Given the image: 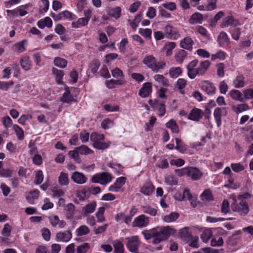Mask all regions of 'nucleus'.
Returning <instances> with one entry per match:
<instances>
[{
    "label": "nucleus",
    "instance_id": "obj_24",
    "mask_svg": "<svg viewBox=\"0 0 253 253\" xmlns=\"http://www.w3.org/2000/svg\"><path fill=\"white\" fill-rule=\"evenodd\" d=\"M179 237L186 242H189V239L192 236V234L189 232L188 228H183L180 230L179 233Z\"/></svg>",
    "mask_w": 253,
    "mask_h": 253
},
{
    "label": "nucleus",
    "instance_id": "obj_42",
    "mask_svg": "<svg viewBox=\"0 0 253 253\" xmlns=\"http://www.w3.org/2000/svg\"><path fill=\"white\" fill-rule=\"evenodd\" d=\"M115 253H124V245L122 243L118 240L113 242Z\"/></svg>",
    "mask_w": 253,
    "mask_h": 253
},
{
    "label": "nucleus",
    "instance_id": "obj_1",
    "mask_svg": "<svg viewBox=\"0 0 253 253\" xmlns=\"http://www.w3.org/2000/svg\"><path fill=\"white\" fill-rule=\"evenodd\" d=\"M198 61L193 60L191 61L187 66V75L191 79H194L196 76L204 75L210 68L211 63L209 60H205L200 62L197 68Z\"/></svg>",
    "mask_w": 253,
    "mask_h": 253
},
{
    "label": "nucleus",
    "instance_id": "obj_47",
    "mask_svg": "<svg viewBox=\"0 0 253 253\" xmlns=\"http://www.w3.org/2000/svg\"><path fill=\"white\" fill-rule=\"evenodd\" d=\"M212 232L210 229H205L201 235V238L204 243H207L211 237Z\"/></svg>",
    "mask_w": 253,
    "mask_h": 253
},
{
    "label": "nucleus",
    "instance_id": "obj_10",
    "mask_svg": "<svg viewBox=\"0 0 253 253\" xmlns=\"http://www.w3.org/2000/svg\"><path fill=\"white\" fill-rule=\"evenodd\" d=\"M72 237L71 231L66 230L63 232H58L55 236V240L57 242H68Z\"/></svg>",
    "mask_w": 253,
    "mask_h": 253
},
{
    "label": "nucleus",
    "instance_id": "obj_7",
    "mask_svg": "<svg viewBox=\"0 0 253 253\" xmlns=\"http://www.w3.org/2000/svg\"><path fill=\"white\" fill-rule=\"evenodd\" d=\"M111 180L112 176L111 174L106 172L95 174L91 178L92 183H99L102 185H105Z\"/></svg>",
    "mask_w": 253,
    "mask_h": 253
},
{
    "label": "nucleus",
    "instance_id": "obj_33",
    "mask_svg": "<svg viewBox=\"0 0 253 253\" xmlns=\"http://www.w3.org/2000/svg\"><path fill=\"white\" fill-rule=\"evenodd\" d=\"M21 67L25 71H28L31 67V62L28 56L23 57L20 60Z\"/></svg>",
    "mask_w": 253,
    "mask_h": 253
},
{
    "label": "nucleus",
    "instance_id": "obj_62",
    "mask_svg": "<svg viewBox=\"0 0 253 253\" xmlns=\"http://www.w3.org/2000/svg\"><path fill=\"white\" fill-rule=\"evenodd\" d=\"M230 211L229 203L227 200H224L221 207V212L225 214L228 213Z\"/></svg>",
    "mask_w": 253,
    "mask_h": 253
},
{
    "label": "nucleus",
    "instance_id": "obj_35",
    "mask_svg": "<svg viewBox=\"0 0 253 253\" xmlns=\"http://www.w3.org/2000/svg\"><path fill=\"white\" fill-rule=\"evenodd\" d=\"M245 78L242 75L238 76L233 81V84L236 88H242L245 85Z\"/></svg>",
    "mask_w": 253,
    "mask_h": 253
},
{
    "label": "nucleus",
    "instance_id": "obj_59",
    "mask_svg": "<svg viewBox=\"0 0 253 253\" xmlns=\"http://www.w3.org/2000/svg\"><path fill=\"white\" fill-rule=\"evenodd\" d=\"M101 126L104 129H108L113 126V122L110 119H105L102 122Z\"/></svg>",
    "mask_w": 253,
    "mask_h": 253
},
{
    "label": "nucleus",
    "instance_id": "obj_15",
    "mask_svg": "<svg viewBox=\"0 0 253 253\" xmlns=\"http://www.w3.org/2000/svg\"><path fill=\"white\" fill-rule=\"evenodd\" d=\"M217 42L219 46L221 47H226L230 42L228 35L224 32H221L219 34L217 38Z\"/></svg>",
    "mask_w": 253,
    "mask_h": 253
},
{
    "label": "nucleus",
    "instance_id": "obj_49",
    "mask_svg": "<svg viewBox=\"0 0 253 253\" xmlns=\"http://www.w3.org/2000/svg\"><path fill=\"white\" fill-rule=\"evenodd\" d=\"M13 128L18 138L20 140H23L24 139V131L22 129L17 125H14Z\"/></svg>",
    "mask_w": 253,
    "mask_h": 253
},
{
    "label": "nucleus",
    "instance_id": "obj_51",
    "mask_svg": "<svg viewBox=\"0 0 253 253\" xmlns=\"http://www.w3.org/2000/svg\"><path fill=\"white\" fill-rule=\"evenodd\" d=\"M105 208L104 207H100L98 209V211L95 214L98 222H102L105 220V218L103 216Z\"/></svg>",
    "mask_w": 253,
    "mask_h": 253
},
{
    "label": "nucleus",
    "instance_id": "obj_11",
    "mask_svg": "<svg viewBox=\"0 0 253 253\" xmlns=\"http://www.w3.org/2000/svg\"><path fill=\"white\" fill-rule=\"evenodd\" d=\"M165 32L166 36L169 39L176 40L180 37L176 29L170 25L165 27Z\"/></svg>",
    "mask_w": 253,
    "mask_h": 253
},
{
    "label": "nucleus",
    "instance_id": "obj_31",
    "mask_svg": "<svg viewBox=\"0 0 253 253\" xmlns=\"http://www.w3.org/2000/svg\"><path fill=\"white\" fill-rule=\"evenodd\" d=\"M58 182L62 186L68 185L69 183L68 174L64 172H61L58 177Z\"/></svg>",
    "mask_w": 253,
    "mask_h": 253
},
{
    "label": "nucleus",
    "instance_id": "obj_34",
    "mask_svg": "<svg viewBox=\"0 0 253 253\" xmlns=\"http://www.w3.org/2000/svg\"><path fill=\"white\" fill-rule=\"evenodd\" d=\"M39 196V191L37 189L30 192L26 197L27 200L30 204H33L34 201L37 199Z\"/></svg>",
    "mask_w": 253,
    "mask_h": 253
},
{
    "label": "nucleus",
    "instance_id": "obj_63",
    "mask_svg": "<svg viewBox=\"0 0 253 253\" xmlns=\"http://www.w3.org/2000/svg\"><path fill=\"white\" fill-rule=\"evenodd\" d=\"M2 124L6 128L11 127L12 121L9 116H5L2 118Z\"/></svg>",
    "mask_w": 253,
    "mask_h": 253
},
{
    "label": "nucleus",
    "instance_id": "obj_25",
    "mask_svg": "<svg viewBox=\"0 0 253 253\" xmlns=\"http://www.w3.org/2000/svg\"><path fill=\"white\" fill-rule=\"evenodd\" d=\"M27 41L25 40H22L17 43L14 44L12 45V49L13 51L18 53L24 52L26 48L25 44L26 43Z\"/></svg>",
    "mask_w": 253,
    "mask_h": 253
},
{
    "label": "nucleus",
    "instance_id": "obj_39",
    "mask_svg": "<svg viewBox=\"0 0 253 253\" xmlns=\"http://www.w3.org/2000/svg\"><path fill=\"white\" fill-rule=\"evenodd\" d=\"M229 95L234 100L240 101H243L242 94L241 92L239 90L233 89L231 90L229 92Z\"/></svg>",
    "mask_w": 253,
    "mask_h": 253
},
{
    "label": "nucleus",
    "instance_id": "obj_57",
    "mask_svg": "<svg viewBox=\"0 0 253 253\" xmlns=\"http://www.w3.org/2000/svg\"><path fill=\"white\" fill-rule=\"evenodd\" d=\"M199 241V237L197 236H192L190 239H189V241L187 242L189 243V245L190 247L195 248H198L199 246L198 245V242Z\"/></svg>",
    "mask_w": 253,
    "mask_h": 253
},
{
    "label": "nucleus",
    "instance_id": "obj_44",
    "mask_svg": "<svg viewBox=\"0 0 253 253\" xmlns=\"http://www.w3.org/2000/svg\"><path fill=\"white\" fill-rule=\"evenodd\" d=\"M141 207L144 213L149 214L152 216H155L157 213V210L149 206H141Z\"/></svg>",
    "mask_w": 253,
    "mask_h": 253
},
{
    "label": "nucleus",
    "instance_id": "obj_3",
    "mask_svg": "<svg viewBox=\"0 0 253 253\" xmlns=\"http://www.w3.org/2000/svg\"><path fill=\"white\" fill-rule=\"evenodd\" d=\"M142 62L147 68L156 73L158 72L160 70L163 69L166 66L165 62H157L156 58L152 55L145 56Z\"/></svg>",
    "mask_w": 253,
    "mask_h": 253
},
{
    "label": "nucleus",
    "instance_id": "obj_29",
    "mask_svg": "<svg viewBox=\"0 0 253 253\" xmlns=\"http://www.w3.org/2000/svg\"><path fill=\"white\" fill-rule=\"evenodd\" d=\"M249 109L248 105L246 103L240 104L232 106V110L236 114H239Z\"/></svg>",
    "mask_w": 253,
    "mask_h": 253
},
{
    "label": "nucleus",
    "instance_id": "obj_21",
    "mask_svg": "<svg viewBox=\"0 0 253 253\" xmlns=\"http://www.w3.org/2000/svg\"><path fill=\"white\" fill-rule=\"evenodd\" d=\"M96 202L92 201L90 203L86 205L83 208V211L84 216H87L89 214L93 213L96 207Z\"/></svg>",
    "mask_w": 253,
    "mask_h": 253
},
{
    "label": "nucleus",
    "instance_id": "obj_52",
    "mask_svg": "<svg viewBox=\"0 0 253 253\" xmlns=\"http://www.w3.org/2000/svg\"><path fill=\"white\" fill-rule=\"evenodd\" d=\"M155 228L149 230H144L142 232V234L143 235L144 238L147 240H150L151 238H154L155 235Z\"/></svg>",
    "mask_w": 253,
    "mask_h": 253
},
{
    "label": "nucleus",
    "instance_id": "obj_16",
    "mask_svg": "<svg viewBox=\"0 0 253 253\" xmlns=\"http://www.w3.org/2000/svg\"><path fill=\"white\" fill-rule=\"evenodd\" d=\"M203 115V112L201 109L195 108L189 114L188 118L189 120L197 122L202 118Z\"/></svg>",
    "mask_w": 253,
    "mask_h": 253
},
{
    "label": "nucleus",
    "instance_id": "obj_46",
    "mask_svg": "<svg viewBox=\"0 0 253 253\" xmlns=\"http://www.w3.org/2000/svg\"><path fill=\"white\" fill-rule=\"evenodd\" d=\"M76 235L77 236H82L87 234L89 232V229L86 225H82L76 230Z\"/></svg>",
    "mask_w": 253,
    "mask_h": 253
},
{
    "label": "nucleus",
    "instance_id": "obj_56",
    "mask_svg": "<svg viewBox=\"0 0 253 253\" xmlns=\"http://www.w3.org/2000/svg\"><path fill=\"white\" fill-rule=\"evenodd\" d=\"M100 65V63L98 60H94L92 62L89 66V68L90 71L93 74L97 72L99 66Z\"/></svg>",
    "mask_w": 253,
    "mask_h": 253
},
{
    "label": "nucleus",
    "instance_id": "obj_14",
    "mask_svg": "<svg viewBox=\"0 0 253 253\" xmlns=\"http://www.w3.org/2000/svg\"><path fill=\"white\" fill-rule=\"evenodd\" d=\"M152 91V85L150 83L143 84L142 87L139 90V95L145 98L150 95Z\"/></svg>",
    "mask_w": 253,
    "mask_h": 253
},
{
    "label": "nucleus",
    "instance_id": "obj_61",
    "mask_svg": "<svg viewBox=\"0 0 253 253\" xmlns=\"http://www.w3.org/2000/svg\"><path fill=\"white\" fill-rule=\"evenodd\" d=\"M89 249V245L88 243H84L83 245L79 246L77 248V253H85L87 252Z\"/></svg>",
    "mask_w": 253,
    "mask_h": 253
},
{
    "label": "nucleus",
    "instance_id": "obj_40",
    "mask_svg": "<svg viewBox=\"0 0 253 253\" xmlns=\"http://www.w3.org/2000/svg\"><path fill=\"white\" fill-rule=\"evenodd\" d=\"M89 21L86 19L85 18H79L77 21L73 22L72 23V28H79L80 27H83L86 25L88 24Z\"/></svg>",
    "mask_w": 253,
    "mask_h": 253
},
{
    "label": "nucleus",
    "instance_id": "obj_48",
    "mask_svg": "<svg viewBox=\"0 0 253 253\" xmlns=\"http://www.w3.org/2000/svg\"><path fill=\"white\" fill-rule=\"evenodd\" d=\"M76 150L82 155H87L93 153V151L84 145L77 147Z\"/></svg>",
    "mask_w": 253,
    "mask_h": 253
},
{
    "label": "nucleus",
    "instance_id": "obj_20",
    "mask_svg": "<svg viewBox=\"0 0 253 253\" xmlns=\"http://www.w3.org/2000/svg\"><path fill=\"white\" fill-rule=\"evenodd\" d=\"M154 186L150 182H146L141 188L140 192L145 195H150L154 190Z\"/></svg>",
    "mask_w": 253,
    "mask_h": 253
},
{
    "label": "nucleus",
    "instance_id": "obj_27",
    "mask_svg": "<svg viewBox=\"0 0 253 253\" xmlns=\"http://www.w3.org/2000/svg\"><path fill=\"white\" fill-rule=\"evenodd\" d=\"M176 43L174 42H166L163 47V50L166 52L167 56H169L172 53V50L175 47Z\"/></svg>",
    "mask_w": 253,
    "mask_h": 253
},
{
    "label": "nucleus",
    "instance_id": "obj_8",
    "mask_svg": "<svg viewBox=\"0 0 253 253\" xmlns=\"http://www.w3.org/2000/svg\"><path fill=\"white\" fill-rule=\"evenodd\" d=\"M149 223V218L144 214L136 217L132 222L133 227L144 228L148 226Z\"/></svg>",
    "mask_w": 253,
    "mask_h": 253
},
{
    "label": "nucleus",
    "instance_id": "obj_9",
    "mask_svg": "<svg viewBox=\"0 0 253 253\" xmlns=\"http://www.w3.org/2000/svg\"><path fill=\"white\" fill-rule=\"evenodd\" d=\"M71 178L73 182L80 185L85 183L87 180V178L83 173L79 171L73 172Z\"/></svg>",
    "mask_w": 253,
    "mask_h": 253
},
{
    "label": "nucleus",
    "instance_id": "obj_50",
    "mask_svg": "<svg viewBox=\"0 0 253 253\" xmlns=\"http://www.w3.org/2000/svg\"><path fill=\"white\" fill-rule=\"evenodd\" d=\"M121 11V8L119 6H117L110 9L108 12V14L111 16L114 17L116 19H117L120 16Z\"/></svg>",
    "mask_w": 253,
    "mask_h": 253
},
{
    "label": "nucleus",
    "instance_id": "obj_43",
    "mask_svg": "<svg viewBox=\"0 0 253 253\" xmlns=\"http://www.w3.org/2000/svg\"><path fill=\"white\" fill-rule=\"evenodd\" d=\"M226 53L222 50H220L211 55V60L212 61H214L216 59L224 60L226 58Z\"/></svg>",
    "mask_w": 253,
    "mask_h": 253
},
{
    "label": "nucleus",
    "instance_id": "obj_23",
    "mask_svg": "<svg viewBox=\"0 0 253 253\" xmlns=\"http://www.w3.org/2000/svg\"><path fill=\"white\" fill-rule=\"evenodd\" d=\"M203 20L204 17L203 14L199 12H195L191 15L189 21L191 24H201Z\"/></svg>",
    "mask_w": 253,
    "mask_h": 253
},
{
    "label": "nucleus",
    "instance_id": "obj_18",
    "mask_svg": "<svg viewBox=\"0 0 253 253\" xmlns=\"http://www.w3.org/2000/svg\"><path fill=\"white\" fill-rule=\"evenodd\" d=\"M239 24V22L237 20L234 19L232 17L228 16L223 20L221 26L222 28L228 27L229 26L235 27Z\"/></svg>",
    "mask_w": 253,
    "mask_h": 253
},
{
    "label": "nucleus",
    "instance_id": "obj_12",
    "mask_svg": "<svg viewBox=\"0 0 253 253\" xmlns=\"http://www.w3.org/2000/svg\"><path fill=\"white\" fill-rule=\"evenodd\" d=\"M202 172L197 168H187V176L190 177L192 180H199L202 177Z\"/></svg>",
    "mask_w": 253,
    "mask_h": 253
},
{
    "label": "nucleus",
    "instance_id": "obj_28",
    "mask_svg": "<svg viewBox=\"0 0 253 253\" xmlns=\"http://www.w3.org/2000/svg\"><path fill=\"white\" fill-rule=\"evenodd\" d=\"M187 55V53L184 50L180 49L175 54L174 58L178 64H181Z\"/></svg>",
    "mask_w": 253,
    "mask_h": 253
},
{
    "label": "nucleus",
    "instance_id": "obj_64",
    "mask_svg": "<svg viewBox=\"0 0 253 253\" xmlns=\"http://www.w3.org/2000/svg\"><path fill=\"white\" fill-rule=\"evenodd\" d=\"M245 98L250 99L253 98V88L245 89L243 91Z\"/></svg>",
    "mask_w": 253,
    "mask_h": 253
},
{
    "label": "nucleus",
    "instance_id": "obj_5",
    "mask_svg": "<svg viewBox=\"0 0 253 253\" xmlns=\"http://www.w3.org/2000/svg\"><path fill=\"white\" fill-rule=\"evenodd\" d=\"M231 208L235 212H238L241 215L245 216L249 211L248 205L246 201L242 200L240 202L235 201L232 204Z\"/></svg>",
    "mask_w": 253,
    "mask_h": 253
},
{
    "label": "nucleus",
    "instance_id": "obj_36",
    "mask_svg": "<svg viewBox=\"0 0 253 253\" xmlns=\"http://www.w3.org/2000/svg\"><path fill=\"white\" fill-rule=\"evenodd\" d=\"M53 63L55 66L60 68H65L67 64V61L66 59L59 57H55Z\"/></svg>",
    "mask_w": 253,
    "mask_h": 253
},
{
    "label": "nucleus",
    "instance_id": "obj_58",
    "mask_svg": "<svg viewBox=\"0 0 253 253\" xmlns=\"http://www.w3.org/2000/svg\"><path fill=\"white\" fill-rule=\"evenodd\" d=\"M217 74L220 77H223L224 76V64L222 63H219L216 64Z\"/></svg>",
    "mask_w": 253,
    "mask_h": 253
},
{
    "label": "nucleus",
    "instance_id": "obj_13",
    "mask_svg": "<svg viewBox=\"0 0 253 253\" xmlns=\"http://www.w3.org/2000/svg\"><path fill=\"white\" fill-rule=\"evenodd\" d=\"M226 113L227 111L224 107H217L214 109L213 115L218 126H220L221 125L222 116L226 115Z\"/></svg>",
    "mask_w": 253,
    "mask_h": 253
},
{
    "label": "nucleus",
    "instance_id": "obj_30",
    "mask_svg": "<svg viewBox=\"0 0 253 253\" xmlns=\"http://www.w3.org/2000/svg\"><path fill=\"white\" fill-rule=\"evenodd\" d=\"M166 127L170 129L173 133H178L179 127L175 120L173 119L170 120L167 123H166Z\"/></svg>",
    "mask_w": 253,
    "mask_h": 253
},
{
    "label": "nucleus",
    "instance_id": "obj_17",
    "mask_svg": "<svg viewBox=\"0 0 253 253\" xmlns=\"http://www.w3.org/2000/svg\"><path fill=\"white\" fill-rule=\"evenodd\" d=\"M194 42L190 37H186L180 42V46L184 49L191 50L193 48Z\"/></svg>",
    "mask_w": 253,
    "mask_h": 253
},
{
    "label": "nucleus",
    "instance_id": "obj_32",
    "mask_svg": "<svg viewBox=\"0 0 253 253\" xmlns=\"http://www.w3.org/2000/svg\"><path fill=\"white\" fill-rule=\"evenodd\" d=\"M154 79L155 81L163 86H167L169 84V80L162 75H155L154 76Z\"/></svg>",
    "mask_w": 253,
    "mask_h": 253
},
{
    "label": "nucleus",
    "instance_id": "obj_26",
    "mask_svg": "<svg viewBox=\"0 0 253 253\" xmlns=\"http://www.w3.org/2000/svg\"><path fill=\"white\" fill-rule=\"evenodd\" d=\"M61 101L64 103L71 104L73 102H76V99L73 97L69 90H66L61 98Z\"/></svg>",
    "mask_w": 253,
    "mask_h": 253
},
{
    "label": "nucleus",
    "instance_id": "obj_45",
    "mask_svg": "<svg viewBox=\"0 0 253 253\" xmlns=\"http://www.w3.org/2000/svg\"><path fill=\"white\" fill-rule=\"evenodd\" d=\"M52 73L55 75L56 81L58 84H62V79L64 76L63 71L60 70H58L56 68H53L52 69Z\"/></svg>",
    "mask_w": 253,
    "mask_h": 253
},
{
    "label": "nucleus",
    "instance_id": "obj_41",
    "mask_svg": "<svg viewBox=\"0 0 253 253\" xmlns=\"http://www.w3.org/2000/svg\"><path fill=\"white\" fill-rule=\"evenodd\" d=\"M176 147L175 149L182 153H184L187 149V147L183 142L178 138H175Z\"/></svg>",
    "mask_w": 253,
    "mask_h": 253
},
{
    "label": "nucleus",
    "instance_id": "obj_54",
    "mask_svg": "<svg viewBox=\"0 0 253 253\" xmlns=\"http://www.w3.org/2000/svg\"><path fill=\"white\" fill-rule=\"evenodd\" d=\"M123 82L120 80H114L111 79L109 81H107L106 82V86L109 88H113L114 87V84H122Z\"/></svg>",
    "mask_w": 253,
    "mask_h": 253
},
{
    "label": "nucleus",
    "instance_id": "obj_22",
    "mask_svg": "<svg viewBox=\"0 0 253 253\" xmlns=\"http://www.w3.org/2000/svg\"><path fill=\"white\" fill-rule=\"evenodd\" d=\"M75 206L72 203H69L65 207V215L67 219H71L73 218L75 211Z\"/></svg>",
    "mask_w": 253,
    "mask_h": 253
},
{
    "label": "nucleus",
    "instance_id": "obj_2",
    "mask_svg": "<svg viewBox=\"0 0 253 253\" xmlns=\"http://www.w3.org/2000/svg\"><path fill=\"white\" fill-rule=\"evenodd\" d=\"M174 232L175 230L169 226L162 227L159 230L155 228V235L152 243L154 244H158L167 240L169 236Z\"/></svg>",
    "mask_w": 253,
    "mask_h": 253
},
{
    "label": "nucleus",
    "instance_id": "obj_6",
    "mask_svg": "<svg viewBox=\"0 0 253 253\" xmlns=\"http://www.w3.org/2000/svg\"><path fill=\"white\" fill-rule=\"evenodd\" d=\"M127 242L126 246L129 251L132 253H138V248L140 245V242L138 237L137 236L127 237L126 238Z\"/></svg>",
    "mask_w": 253,
    "mask_h": 253
},
{
    "label": "nucleus",
    "instance_id": "obj_55",
    "mask_svg": "<svg viewBox=\"0 0 253 253\" xmlns=\"http://www.w3.org/2000/svg\"><path fill=\"white\" fill-rule=\"evenodd\" d=\"M223 244V240L221 237H218L217 240L215 238H212L211 242V245L212 247L221 246Z\"/></svg>",
    "mask_w": 253,
    "mask_h": 253
},
{
    "label": "nucleus",
    "instance_id": "obj_19",
    "mask_svg": "<svg viewBox=\"0 0 253 253\" xmlns=\"http://www.w3.org/2000/svg\"><path fill=\"white\" fill-rule=\"evenodd\" d=\"M202 89L209 95L213 94L216 88L213 84L209 82H205L201 86Z\"/></svg>",
    "mask_w": 253,
    "mask_h": 253
},
{
    "label": "nucleus",
    "instance_id": "obj_4",
    "mask_svg": "<svg viewBox=\"0 0 253 253\" xmlns=\"http://www.w3.org/2000/svg\"><path fill=\"white\" fill-rule=\"evenodd\" d=\"M104 136L102 134L96 132L90 135V140L93 142V146L98 150H104L109 146V143L104 142Z\"/></svg>",
    "mask_w": 253,
    "mask_h": 253
},
{
    "label": "nucleus",
    "instance_id": "obj_38",
    "mask_svg": "<svg viewBox=\"0 0 253 253\" xmlns=\"http://www.w3.org/2000/svg\"><path fill=\"white\" fill-rule=\"evenodd\" d=\"M182 69L179 67H173L170 68L169 70V75L172 78H177L181 73Z\"/></svg>",
    "mask_w": 253,
    "mask_h": 253
},
{
    "label": "nucleus",
    "instance_id": "obj_60",
    "mask_svg": "<svg viewBox=\"0 0 253 253\" xmlns=\"http://www.w3.org/2000/svg\"><path fill=\"white\" fill-rule=\"evenodd\" d=\"M79 152H78V151L76 149L73 151H69V155L74 159L77 163H80L81 161L79 156Z\"/></svg>",
    "mask_w": 253,
    "mask_h": 253
},
{
    "label": "nucleus",
    "instance_id": "obj_37",
    "mask_svg": "<svg viewBox=\"0 0 253 253\" xmlns=\"http://www.w3.org/2000/svg\"><path fill=\"white\" fill-rule=\"evenodd\" d=\"M179 214L176 212H172L169 214L165 215L163 219L166 222L175 221L179 217Z\"/></svg>",
    "mask_w": 253,
    "mask_h": 253
},
{
    "label": "nucleus",
    "instance_id": "obj_53",
    "mask_svg": "<svg viewBox=\"0 0 253 253\" xmlns=\"http://www.w3.org/2000/svg\"><path fill=\"white\" fill-rule=\"evenodd\" d=\"M43 180V175L42 170H39L37 171L35 175L34 183L36 185L40 184Z\"/></svg>",
    "mask_w": 253,
    "mask_h": 253
}]
</instances>
